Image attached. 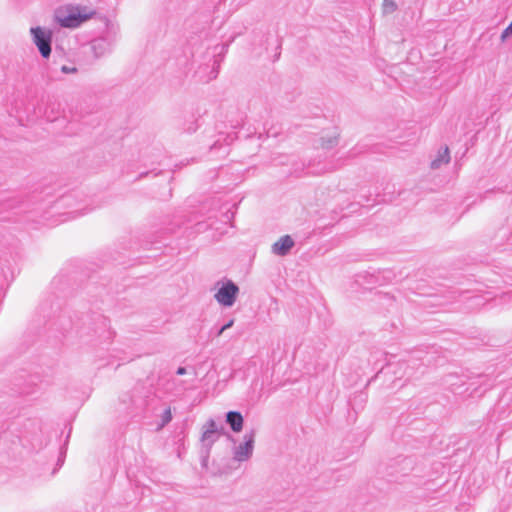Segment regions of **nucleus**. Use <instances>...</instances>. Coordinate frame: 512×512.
I'll return each mask as SVG.
<instances>
[{
  "label": "nucleus",
  "instance_id": "dca6fc26",
  "mask_svg": "<svg viewBox=\"0 0 512 512\" xmlns=\"http://www.w3.org/2000/svg\"><path fill=\"white\" fill-rule=\"evenodd\" d=\"M177 375H184L186 374V368L185 367H179L176 371Z\"/></svg>",
  "mask_w": 512,
  "mask_h": 512
},
{
  "label": "nucleus",
  "instance_id": "0eeeda50",
  "mask_svg": "<svg viewBox=\"0 0 512 512\" xmlns=\"http://www.w3.org/2000/svg\"><path fill=\"white\" fill-rule=\"evenodd\" d=\"M293 246V239L289 235H285L272 245V252L278 256H285Z\"/></svg>",
  "mask_w": 512,
  "mask_h": 512
},
{
  "label": "nucleus",
  "instance_id": "7ed1b4c3",
  "mask_svg": "<svg viewBox=\"0 0 512 512\" xmlns=\"http://www.w3.org/2000/svg\"><path fill=\"white\" fill-rule=\"evenodd\" d=\"M32 41L38 48L43 58H49L51 54L52 31L40 26L30 29Z\"/></svg>",
  "mask_w": 512,
  "mask_h": 512
},
{
  "label": "nucleus",
  "instance_id": "ddd939ff",
  "mask_svg": "<svg viewBox=\"0 0 512 512\" xmlns=\"http://www.w3.org/2000/svg\"><path fill=\"white\" fill-rule=\"evenodd\" d=\"M337 143V139L336 138H331L327 141V144H324L323 146L324 147H327V148H331L333 147L335 144Z\"/></svg>",
  "mask_w": 512,
  "mask_h": 512
},
{
  "label": "nucleus",
  "instance_id": "4468645a",
  "mask_svg": "<svg viewBox=\"0 0 512 512\" xmlns=\"http://www.w3.org/2000/svg\"><path fill=\"white\" fill-rule=\"evenodd\" d=\"M233 324H234V320L231 319L225 325L222 326V331H225V330L231 328L233 326Z\"/></svg>",
  "mask_w": 512,
  "mask_h": 512
},
{
  "label": "nucleus",
  "instance_id": "f03ea898",
  "mask_svg": "<svg viewBox=\"0 0 512 512\" xmlns=\"http://www.w3.org/2000/svg\"><path fill=\"white\" fill-rule=\"evenodd\" d=\"M91 16L92 13H81L77 7H66L55 11L54 21L61 27L77 28Z\"/></svg>",
  "mask_w": 512,
  "mask_h": 512
},
{
  "label": "nucleus",
  "instance_id": "f8f14e48",
  "mask_svg": "<svg viewBox=\"0 0 512 512\" xmlns=\"http://www.w3.org/2000/svg\"><path fill=\"white\" fill-rule=\"evenodd\" d=\"M512 34V23H510L508 25V27H506L502 34H501V40L502 41H505L510 35Z\"/></svg>",
  "mask_w": 512,
  "mask_h": 512
},
{
  "label": "nucleus",
  "instance_id": "1a4fd4ad",
  "mask_svg": "<svg viewBox=\"0 0 512 512\" xmlns=\"http://www.w3.org/2000/svg\"><path fill=\"white\" fill-rule=\"evenodd\" d=\"M450 161V154L448 147H444L439 150L437 157L431 162L432 169H438L443 164H447Z\"/></svg>",
  "mask_w": 512,
  "mask_h": 512
},
{
  "label": "nucleus",
  "instance_id": "f3484780",
  "mask_svg": "<svg viewBox=\"0 0 512 512\" xmlns=\"http://www.w3.org/2000/svg\"><path fill=\"white\" fill-rule=\"evenodd\" d=\"M502 298L505 301H506V299L509 300V301L512 300V291L505 293Z\"/></svg>",
  "mask_w": 512,
  "mask_h": 512
},
{
  "label": "nucleus",
  "instance_id": "9b49d317",
  "mask_svg": "<svg viewBox=\"0 0 512 512\" xmlns=\"http://www.w3.org/2000/svg\"><path fill=\"white\" fill-rule=\"evenodd\" d=\"M61 72L64 74H72L77 72V68L75 66L63 65L61 66Z\"/></svg>",
  "mask_w": 512,
  "mask_h": 512
},
{
  "label": "nucleus",
  "instance_id": "6ab92c4d",
  "mask_svg": "<svg viewBox=\"0 0 512 512\" xmlns=\"http://www.w3.org/2000/svg\"><path fill=\"white\" fill-rule=\"evenodd\" d=\"M224 331H222V327L218 330L217 336H220Z\"/></svg>",
  "mask_w": 512,
  "mask_h": 512
},
{
  "label": "nucleus",
  "instance_id": "423d86ee",
  "mask_svg": "<svg viewBox=\"0 0 512 512\" xmlns=\"http://www.w3.org/2000/svg\"><path fill=\"white\" fill-rule=\"evenodd\" d=\"M220 435L221 432L216 422L213 419H209L203 426L201 442L203 446L209 450L212 447V445L218 440Z\"/></svg>",
  "mask_w": 512,
  "mask_h": 512
},
{
  "label": "nucleus",
  "instance_id": "2eb2a0df",
  "mask_svg": "<svg viewBox=\"0 0 512 512\" xmlns=\"http://www.w3.org/2000/svg\"><path fill=\"white\" fill-rule=\"evenodd\" d=\"M171 418H172L171 417V412L168 409V410L165 411L164 422H169L171 420Z\"/></svg>",
  "mask_w": 512,
  "mask_h": 512
},
{
  "label": "nucleus",
  "instance_id": "a211bd4d",
  "mask_svg": "<svg viewBox=\"0 0 512 512\" xmlns=\"http://www.w3.org/2000/svg\"><path fill=\"white\" fill-rule=\"evenodd\" d=\"M217 74H218V71H217V70H215V69H213V70L211 71V76L208 78V80H211V79L216 78V77H217Z\"/></svg>",
  "mask_w": 512,
  "mask_h": 512
},
{
  "label": "nucleus",
  "instance_id": "f257e3e1",
  "mask_svg": "<svg viewBox=\"0 0 512 512\" xmlns=\"http://www.w3.org/2000/svg\"><path fill=\"white\" fill-rule=\"evenodd\" d=\"M118 28L110 23L105 22V30L102 34L89 43L90 49L95 58H101L112 52V48L117 41Z\"/></svg>",
  "mask_w": 512,
  "mask_h": 512
},
{
  "label": "nucleus",
  "instance_id": "9d476101",
  "mask_svg": "<svg viewBox=\"0 0 512 512\" xmlns=\"http://www.w3.org/2000/svg\"><path fill=\"white\" fill-rule=\"evenodd\" d=\"M383 12L388 14L396 10L397 6L393 0H383Z\"/></svg>",
  "mask_w": 512,
  "mask_h": 512
},
{
  "label": "nucleus",
  "instance_id": "20e7f679",
  "mask_svg": "<svg viewBox=\"0 0 512 512\" xmlns=\"http://www.w3.org/2000/svg\"><path fill=\"white\" fill-rule=\"evenodd\" d=\"M239 293V287L231 280H227L215 294L216 301L224 306L231 307L234 305Z\"/></svg>",
  "mask_w": 512,
  "mask_h": 512
},
{
  "label": "nucleus",
  "instance_id": "39448f33",
  "mask_svg": "<svg viewBox=\"0 0 512 512\" xmlns=\"http://www.w3.org/2000/svg\"><path fill=\"white\" fill-rule=\"evenodd\" d=\"M243 443H240L233 450V458L238 462H244L251 458L254 450L255 431L245 433Z\"/></svg>",
  "mask_w": 512,
  "mask_h": 512
},
{
  "label": "nucleus",
  "instance_id": "6e6552de",
  "mask_svg": "<svg viewBox=\"0 0 512 512\" xmlns=\"http://www.w3.org/2000/svg\"><path fill=\"white\" fill-rule=\"evenodd\" d=\"M243 416L238 411H229L226 414V423L230 426L233 432H240L243 428Z\"/></svg>",
  "mask_w": 512,
  "mask_h": 512
},
{
  "label": "nucleus",
  "instance_id": "aec40b11",
  "mask_svg": "<svg viewBox=\"0 0 512 512\" xmlns=\"http://www.w3.org/2000/svg\"><path fill=\"white\" fill-rule=\"evenodd\" d=\"M58 463H59L60 465H62V463H63V460H61V459H58Z\"/></svg>",
  "mask_w": 512,
  "mask_h": 512
}]
</instances>
